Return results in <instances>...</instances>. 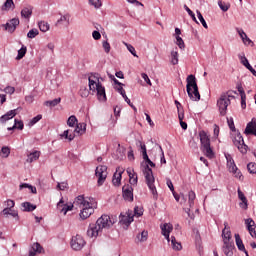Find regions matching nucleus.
Returning <instances> with one entry per match:
<instances>
[{"instance_id": "2f4dec72", "label": "nucleus", "mask_w": 256, "mask_h": 256, "mask_svg": "<svg viewBox=\"0 0 256 256\" xmlns=\"http://www.w3.org/2000/svg\"><path fill=\"white\" fill-rule=\"evenodd\" d=\"M123 172L117 173V171L113 175L112 183L115 187H119L121 185V179H122Z\"/></svg>"}, {"instance_id": "e433bc0d", "label": "nucleus", "mask_w": 256, "mask_h": 256, "mask_svg": "<svg viewBox=\"0 0 256 256\" xmlns=\"http://www.w3.org/2000/svg\"><path fill=\"white\" fill-rule=\"evenodd\" d=\"M61 138L68 139V141H73L75 139V133L71 132V130H65L63 134L60 135Z\"/></svg>"}, {"instance_id": "bb28decb", "label": "nucleus", "mask_w": 256, "mask_h": 256, "mask_svg": "<svg viewBox=\"0 0 256 256\" xmlns=\"http://www.w3.org/2000/svg\"><path fill=\"white\" fill-rule=\"evenodd\" d=\"M5 205H6V208L2 210V215H5L7 217V215H9V211H11L13 207H15V201L8 199L5 202Z\"/></svg>"}, {"instance_id": "cd10ccee", "label": "nucleus", "mask_w": 256, "mask_h": 256, "mask_svg": "<svg viewBox=\"0 0 256 256\" xmlns=\"http://www.w3.org/2000/svg\"><path fill=\"white\" fill-rule=\"evenodd\" d=\"M33 15V6H27L21 10V17L24 19H31Z\"/></svg>"}, {"instance_id": "f3484780", "label": "nucleus", "mask_w": 256, "mask_h": 256, "mask_svg": "<svg viewBox=\"0 0 256 256\" xmlns=\"http://www.w3.org/2000/svg\"><path fill=\"white\" fill-rule=\"evenodd\" d=\"M245 225L250 235L253 237V239H255L256 238L255 221H253L251 218H248L245 220Z\"/></svg>"}, {"instance_id": "9d476101", "label": "nucleus", "mask_w": 256, "mask_h": 256, "mask_svg": "<svg viewBox=\"0 0 256 256\" xmlns=\"http://www.w3.org/2000/svg\"><path fill=\"white\" fill-rule=\"evenodd\" d=\"M122 197L129 203L133 202V186L126 184L122 187Z\"/></svg>"}, {"instance_id": "f03ea898", "label": "nucleus", "mask_w": 256, "mask_h": 256, "mask_svg": "<svg viewBox=\"0 0 256 256\" xmlns=\"http://www.w3.org/2000/svg\"><path fill=\"white\" fill-rule=\"evenodd\" d=\"M101 76L99 73H92L88 78L89 90L92 93H97V97L100 101H107V94L105 93V88L101 84Z\"/></svg>"}, {"instance_id": "72a5a7b5", "label": "nucleus", "mask_w": 256, "mask_h": 256, "mask_svg": "<svg viewBox=\"0 0 256 256\" xmlns=\"http://www.w3.org/2000/svg\"><path fill=\"white\" fill-rule=\"evenodd\" d=\"M23 211L27 213H31V211H35L37 209V205L31 204V202L22 203Z\"/></svg>"}, {"instance_id": "8fccbe9b", "label": "nucleus", "mask_w": 256, "mask_h": 256, "mask_svg": "<svg viewBox=\"0 0 256 256\" xmlns=\"http://www.w3.org/2000/svg\"><path fill=\"white\" fill-rule=\"evenodd\" d=\"M37 35H39V30L37 29H31L28 33H27V37L28 39H35L37 37Z\"/></svg>"}, {"instance_id": "0eeeda50", "label": "nucleus", "mask_w": 256, "mask_h": 256, "mask_svg": "<svg viewBox=\"0 0 256 256\" xmlns=\"http://www.w3.org/2000/svg\"><path fill=\"white\" fill-rule=\"evenodd\" d=\"M233 143L235 147L242 153V155H245L247 153V149H249V146L246 145L245 140L243 139V136L241 133H238L234 139Z\"/></svg>"}, {"instance_id": "7ed1b4c3", "label": "nucleus", "mask_w": 256, "mask_h": 256, "mask_svg": "<svg viewBox=\"0 0 256 256\" xmlns=\"http://www.w3.org/2000/svg\"><path fill=\"white\" fill-rule=\"evenodd\" d=\"M146 163L148 165H146L143 170L146 185L150 189L154 201H157V199H159V193H157V187H155V176H153V170L149 167V165L151 167H155V164L153 163V161H151V159H149Z\"/></svg>"}, {"instance_id": "f257e3e1", "label": "nucleus", "mask_w": 256, "mask_h": 256, "mask_svg": "<svg viewBox=\"0 0 256 256\" xmlns=\"http://www.w3.org/2000/svg\"><path fill=\"white\" fill-rule=\"evenodd\" d=\"M113 221L109 215H102L97 219L95 224H90L87 230V235L90 239L97 238L103 233V229H109L113 227Z\"/></svg>"}, {"instance_id": "4be33fe9", "label": "nucleus", "mask_w": 256, "mask_h": 256, "mask_svg": "<svg viewBox=\"0 0 256 256\" xmlns=\"http://www.w3.org/2000/svg\"><path fill=\"white\" fill-rule=\"evenodd\" d=\"M119 223L122 225H126V227H129L131 223H133V216L130 215H124L123 213L119 216Z\"/></svg>"}, {"instance_id": "79ce46f5", "label": "nucleus", "mask_w": 256, "mask_h": 256, "mask_svg": "<svg viewBox=\"0 0 256 256\" xmlns=\"http://www.w3.org/2000/svg\"><path fill=\"white\" fill-rule=\"evenodd\" d=\"M38 27L40 31H42V33H47V31H49V23L45 21H41L40 23H38Z\"/></svg>"}, {"instance_id": "20e7f679", "label": "nucleus", "mask_w": 256, "mask_h": 256, "mask_svg": "<svg viewBox=\"0 0 256 256\" xmlns=\"http://www.w3.org/2000/svg\"><path fill=\"white\" fill-rule=\"evenodd\" d=\"M186 83V91L191 101H201V94L199 93V86H197V78H195V75H188Z\"/></svg>"}, {"instance_id": "e2e57ef3", "label": "nucleus", "mask_w": 256, "mask_h": 256, "mask_svg": "<svg viewBox=\"0 0 256 256\" xmlns=\"http://www.w3.org/2000/svg\"><path fill=\"white\" fill-rule=\"evenodd\" d=\"M57 187L60 191H65V189H68L69 184L67 182H61L57 184Z\"/></svg>"}, {"instance_id": "dca6fc26", "label": "nucleus", "mask_w": 256, "mask_h": 256, "mask_svg": "<svg viewBox=\"0 0 256 256\" xmlns=\"http://www.w3.org/2000/svg\"><path fill=\"white\" fill-rule=\"evenodd\" d=\"M239 59H240L242 65H244V67H246V69H248V71H250V73H252V75H254V77H256V70L253 68V66H251L247 57H245V55H243V56L239 55Z\"/></svg>"}, {"instance_id": "3c124183", "label": "nucleus", "mask_w": 256, "mask_h": 256, "mask_svg": "<svg viewBox=\"0 0 256 256\" xmlns=\"http://www.w3.org/2000/svg\"><path fill=\"white\" fill-rule=\"evenodd\" d=\"M197 17L200 23H202V26L204 27V29H208L209 26H207V22L205 21V18H203V14H201L200 11H197Z\"/></svg>"}, {"instance_id": "09e8293b", "label": "nucleus", "mask_w": 256, "mask_h": 256, "mask_svg": "<svg viewBox=\"0 0 256 256\" xmlns=\"http://www.w3.org/2000/svg\"><path fill=\"white\" fill-rule=\"evenodd\" d=\"M41 119H43V115L38 114L37 116H35L34 118H32L29 122V126L33 127V125H36V123H39V121H41Z\"/></svg>"}, {"instance_id": "338daca9", "label": "nucleus", "mask_w": 256, "mask_h": 256, "mask_svg": "<svg viewBox=\"0 0 256 256\" xmlns=\"http://www.w3.org/2000/svg\"><path fill=\"white\" fill-rule=\"evenodd\" d=\"M227 123L229 126V129L232 131H235V122L233 121V118H227Z\"/></svg>"}, {"instance_id": "5701e85b", "label": "nucleus", "mask_w": 256, "mask_h": 256, "mask_svg": "<svg viewBox=\"0 0 256 256\" xmlns=\"http://www.w3.org/2000/svg\"><path fill=\"white\" fill-rule=\"evenodd\" d=\"M43 247L39 242H36L32 245L30 251H29V256H36L37 253H43Z\"/></svg>"}, {"instance_id": "ddd939ff", "label": "nucleus", "mask_w": 256, "mask_h": 256, "mask_svg": "<svg viewBox=\"0 0 256 256\" xmlns=\"http://www.w3.org/2000/svg\"><path fill=\"white\" fill-rule=\"evenodd\" d=\"M95 213V209H93V206L91 204H88V206H84L82 210L80 211V217L85 220L89 219L91 215Z\"/></svg>"}, {"instance_id": "58836bf2", "label": "nucleus", "mask_w": 256, "mask_h": 256, "mask_svg": "<svg viewBox=\"0 0 256 256\" xmlns=\"http://www.w3.org/2000/svg\"><path fill=\"white\" fill-rule=\"evenodd\" d=\"M161 231H162V234H165V233L170 234L171 231H173V224H171V223H164L161 226Z\"/></svg>"}, {"instance_id": "4c0bfd02", "label": "nucleus", "mask_w": 256, "mask_h": 256, "mask_svg": "<svg viewBox=\"0 0 256 256\" xmlns=\"http://www.w3.org/2000/svg\"><path fill=\"white\" fill-rule=\"evenodd\" d=\"M9 9H15V2L13 0H6L2 6V11H9Z\"/></svg>"}, {"instance_id": "6ab92c4d", "label": "nucleus", "mask_w": 256, "mask_h": 256, "mask_svg": "<svg viewBox=\"0 0 256 256\" xmlns=\"http://www.w3.org/2000/svg\"><path fill=\"white\" fill-rule=\"evenodd\" d=\"M224 225L225 228L222 230L223 243H233V240H231V230L227 228V222Z\"/></svg>"}, {"instance_id": "a19ab883", "label": "nucleus", "mask_w": 256, "mask_h": 256, "mask_svg": "<svg viewBox=\"0 0 256 256\" xmlns=\"http://www.w3.org/2000/svg\"><path fill=\"white\" fill-rule=\"evenodd\" d=\"M59 103H61V98H56L54 100H48L44 103V105H46V107H57V105H59Z\"/></svg>"}, {"instance_id": "f704fd0d", "label": "nucleus", "mask_w": 256, "mask_h": 256, "mask_svg": "<svg viewBox=\"0 0 256 256\" xmlns=\"http://www.w3.org/2000/svg\"><path fill=\"white\" fill-rule=\"evenodd\" d=\"M171 245L174 251H181V249H183L181 242H177V239L175 238V236H171Z\"/></svg>"}, {"instance_id": "6e6552de", "label": "nucleus", "mask_w": 256, "mask_h": 256, "mask_svg": "<svg viewBox=\"0 0 256 256\" xmlns=\"http://www.w3.org/2000/svg\"><path fill=\"white\" fill-rule=\"evenodd\" d=\"M85 244V239L79 234L73 236L70 242V245L74 251H81V249L85 247Z\"/></svg>"}, {"instance_id": "4d7b16f0", "label": "nucleus", "mask_w": 256, "mask_h": 256, "mask_svg": "<svg viewBox=\"0 0 256 256\" xmlns=\"http://www.w3.org/2000/svg\"><path fill=\"white\" fill-rule=\"evenodd\" d=\"M14 126H16V129H19L20 131H23V128L25 127L23 121L17 119L14 120Z\"/></svg>"}, {"instance_id": "5fc2aeb1", "label": "nucleus", "mask_w": 256, "mask_h": 256, "mask_svg": "<svg viewBox=\"0 0 256 256\" xmlns=\"http://www.w3.org/2000/svg\"><path fill=\"white\" fill-rule=\"evenodd\" d=\"M125 85H120V86H115L114 89H116V91L118 93H120V95L124 98L127 96L126 92H125V89H123Z\"/></svg>"}, {"instance_id": "412c9836", "label": "nucleus", "mask_w": 256, "mask_h": 256, "mask_svg": "<svg viewBox=\"0 0 256 256\" xmlns=\"http://www.w3.org/2000/svg\"><path fill=\"white\" fill-rule=\"evenodd\" d=\"M236 31H237L238 35L240 36V38L242 39L244 45H253V41H251L249 39V37L247 36V33H245V31H243V29L236 28Z\"/></svg>"}, {"instance_id": "69168bd1", "label": "nucleus", "mask_w": 256, "mask_h": 256, "mask_svg": "<svg viewBox=\"0 0 256 256\" xmlns=\"http://www.w3.org/2000/svg\"><path fill=\"white\" fill-rule=\"evenodd\" d=\"M4 93H7L8 95H13V93H15V87L7 86L6 88H4Z\"/></svg>"}, {"instance_id": "39448f33", "label": "nucleus", "mask_w": 256, "mask_h": 256, "mask_svg": "<svg viewBox=\"0 0 256 256\" xmlns=\"http://www.w3.org/2000/svg\"><path fill=\"white\" fill-rule=\"evenodd\" d=\"M199 137L203 153L208 157V159H213V157H215V153H213V149H211V140L209 139V136H207V132L200 131Z\"/></svg>"}, {"instance_id": "de8ad7c7", "label": "nucleus", "mask_w": 256, "mask_h": 256, "mask_svg": "<svg viewBox=\"0 0 256 256\" xmlns=\"http://www.w3.org/2000/svg\"><path fill=\"white\" fill-rule=\"evenodd\" d=\"M79 95L83 99H87V97H89V89H87V87H81L79 91Z\"/></svg>"}, {"instance_id": "aec40b11", "label": "nucleus", "mask_w": 256, "mask_h": 256, "mask_svg": "<svg viewBox=\"0 0 256 256\" xmlns=\"http://www.w3.org/2000/svg\"><path fill=\"white\" fill-rule=\"evenodd\" d=\"M17 115V109L10 110L6 114L0 117V123H7L10 119H13Z\"/></svg>"}, {"instance_id": "f8f14e48", "label": "nucleus", "mask_w": 256, "mask_h": 256, "mask_svg": "<svg viewBox=\"0 0 256 256\" xmlns=\"http://www.w3.org/2000/svg\"><path fill=\"white\" fill-rule=\"evenodd\" d=\"M73 207H75L74 204H64L63 199H60L57 203V209L60 213H63V215H67L68 211H73Z\"/></svg>"}, {"instance_id": "c03bdc74", "label": "nucleus", "mask_w": 256, "mask_h": 256, "mask_svg": "<svg viewBox=\"0 0 256 256\" xmlns=\"http://www.w3.org/2000/svg\"><path fill=\"white\" fill-rule=\"evenodd\" d=\"M247 170L251 175H255L256 174V163L255 162L248 163Z\"/></svg>"}, {"instance_id": "473e14b6", "label": "nucleus", "mask_w": 256, "mask_h": 256, "mask_svg": "<svg viewBox=\"0 0 256 256\" xmlns=\"http://www.w3.org/2000/svg\"><path fill=\"white\" fill-rule=\"evenodd\" d=\"M235 241H236V246L239 251H245V244H243V240L241 239V236L239 234H235Z\"/></svg>"}, {"instance_id": "4468645a", "label": "nucleus", "mask_w": 256, "mask_h": 256, "mask_svg": "<svg viewBox=\"0 0 256 256\" xmlns=\"http://www.w3.org/2000/svg\"><path fill=\"white\" fill-rule=\"evenodd\" d=\"M222 251L226 256H233L235 249V242H223Z\"/></svg>"}, {"instance_id": "bf43d9fd", "label": "nucleus", "mask_w": 256, "mask_h": 256, "mask_svg": "<svg viewBox=\"0 0 256 256\" xmlns=\"http://www.w3.org/2000/svg\"><path fill=\"white\" fill-rule=\"evenodd\" d=\"M184 9L185 11H187L188 15H190L193 21L197 23V18L195 17V13L192 10H190L186 4L184 5Z\"/></svg>"}, {"instance_id": "774afa93", "label": "nucleus", "mask_w": 256, "mask_h": 256, "mask_svg": "<svg viewBox=\"0 0 256 256\" xmlns=\"http://www.w3.org/2000/svg\"><path fill=\"white\" fill-rule=\"evenodd\" d=\"M134 214L137 216V217H141L143 215V208H140L138 206H136L134 208Z\"/></svg>"}, {"instance_id": "a211bd4d", "label": "nucleus", "mask_w": 256, "mask_h": 256, "mask_svg": "<svg viewBox=\"0 0 256 256\" xmlns=\"http://www.w3.org/2000/svg\"><path fill=\"white\" fill-rule=\"evenodd\" d=\"M91 203L89 201L85 200V197L83 195H80L75 198L74 205L80 207L83 209L84 207H89Z\"/></svg>"}, {"instance_id": "680f3d73", "label": "nucleus", "mask_w": 256, "mask_h": 256, "mask_svg": "<svg viewBox=\"0 0 256 256\" xmlns=\"http://www.w3.org/2000/svg\"><path fill=\"white\" fill-rule=\"evenodd\" d=\"M179 121H183L185 119V110L182 108L177 110Z\"/></svg>"}, {"instance_id": "c9c22d12", "label": "nucleus", "mask_w": 256, "mask_h": 256, "mask_svg": "<svg viewBox=\"0 0 256 256\" xmlns=\"http://www.w3.org/2000/svg\"><path fill=\"white\" fill-rule=\"evenodd\" d=\"M172 65H177L179 63V52L177 50H172L170 55Z\"/></svg>"}, {"instance_id": "13d9d810", "label": "nucleus", "mask_w": 256, "mask_h": 256, "mask_svg": "<svg viewBox=\"0 0 256 256\" xmlns=\"http://www.w3.org/2000/svg\"><path fill=\"white\" fill-rule=\"evenodd\" d=\"M231 173L235 175L236 179H239L240 181L243 179V174L241 173V170H239V168H236V170H232Z\"/></svg>"}, {"instance_id": "603ef678", "label": "nucleus", "mask_w": 256, "mask_h": 256, "mask_svg": "<svg viewBox=\"0 0 256 256\" xmlns=\"http://www.w3.org/2000/svg\"><path fill=\"white\" fill-rule=\"evenodd\" d=\"M2 154V157H9V155L11 154V149H9V147L7 146H3L0 152V155Z\"/></svg>"}, {"instance_id": "b1692460", "label": "nucleus", "mask_w": 256, "mask_h": 256, "mask_svg": "<svg viewBox=\"0 0 256 256\" xmlns=\"http://www.w3.org/2000/svg\"><path fill=\"white\" fill-rule=\"evenodd\" d=\"M126 171L129 176L130 185H137L138 177L137 173H135V170H133L132 168H128Z\"/></svg>"}, {"instance_id": "a878e982", "label": "nucleus", "mask_w": 256, "mask_h": 256, "mask_svg": "<svg viewBox=\"0 0 256 256\" xmlns=\"http://www.w3.org/2000/svg\"><path fill=\"white\" fill-rule=\"evenodd\" d=\"M149 237V232L147 230H143L141 233H138L136 236V243H145Z\"/></svg>"}, {"instance_id": "7c9ffc66", "label": "nucleus", "mask_w": 256, "mask_h": 256, "mask_svg": "<svg viewBox=\"0 0 256 256\" xmlns=\"http://www.w3.org/2000/svg\"><path fill=\"white\" fill-rule=\"evenodd\" d=\"M245 135H254L256 137L255 125L253 122H249L244 131Z\"/></svg>"}, {"instance_id": "c756f323", "label": "nucleus", "mask_w": 256, "mask_h": 256, "mask_svg": "<svg viewBox=\"0 0 256 256\" xmlns=\"http://www.w3.org/2000/svg\"><path fill=\"white\" fill-rule=\"evenodd\" d=\"M87 131V124L86 123H78L76 124V128L74 129V134L77 135H84V133Z\"/></svg>"}, {"instance_id": "49530a36", "label": "nucleus", "mask_w": 256, "mask_h": 256, "mask_svg": "<svg viewBox=\"0 0 256 256\" xmlns=\"http://www.w3.org/2000/svg\"><path fill=\"white\" fill-rule=\"evenodd\" d=\"M195 199H196L195 193L193 191H190L188 193V203L190 207H193V205H195Z\"/></svg>"}, {"instance_id": "c85d7f7f", "label": "nucleus", "mask_w": 256, "mask_h": 256, "mask_svg": "<svg viewBox=\"0 0 256 256\" xmlns=\"http://www.w3.org/2000/svg\"><path fill=\"white\" fill-rule=\"evenodd\" d=\"M39 157H41L40 151L31 152L30 154L27 155L26 162L33 163V162L37 161L39 159Z\"/></svg>"}, {"instance_id": "37998d69", "label": "nucleus", "mask_w": 256, "mask_h": 256, "mask_svg": "<svg viewBox=\"0 0 256 256\" xmlns=\"http://www.w3.org/2000/svg\"><path fill=\"white\" fill-rule=\"evenodd\" d=\"M26 54H27V47L22 46V49L18 50V55L16 57L17 61L23 59Z\"/></svg>"}, {"instance_id": "ea45409f", "label": "nucleus", "mask_w": 256, "mask_h": 256, "mask_svg": "<svg viewBox=\"0 0 256 256\" xmlns=\"http://www.w3.org/2000/svg\"><path fill=\"white\" fill-rule=\"evenodd\" d=\"M218 7H220L221 11H223L224 13H226V11H229V9L231 8V4L226 3L222 0L218 1Z\"/></svg>"}, {"instance_id": "1a4fd4ad", "label": "nucleus", "mask_w": 256, "mask_h": 256, "mask_svg": "<svg viewBox=\"0 0 256 256\" xmlns=\"http://www.w3.org/2000/svg\"><path fill=\"white\" fill-rule=\"evenodd\" d=\"M95 175L98 177V186L101 187L105 183V179H107V166L100 165L96 167Z\"/></svg>"}, {"instance_id": "2eb2a0df", "label": "nucleus", "mask_w": 256, "mask_h": 256, "mask_svg": "<svg viewBox=\"0 0 256 256\" xmlns=\"http://www.w3.org/2000/svg\"><path fill=\"white\" fill-rule=\"evenodd\" d=\"M237 192L238 198L240 199V201H242L239 203V206L241 207V209L247 210L249 207L247 197H245V194L243 193V191H241V188H238Z\"/></svg>"}, {"instance_id": "864d4df0", "label": "nucleus", "mask_w": 256, "mask_h": 256, "mask_svg": "<svg viewBox=\"0 0 256 256\" xmlns=\"http://www.w3.org/2000/svg\"><path fill=\"white\" fill-rule=\"evenodd\" d=\"M176 44L178 45L179 49H185V41L181 36H176Z\"/></svg>"}, {"instance_id": "9b49d317", "label": "nucleus", "mask_w": 256, "mask_h": 256, "mask_svg": "<svg viewBox=\"0 0 256 256\" xmlns=\"http://www.w3.org/2000/svg\"><path fill=\"white\" fill-rule=\"evenodd\" d=\"M19 23V18H13L8 23L3 25V27L5 28V31H8V33H15V29H17Z\"/></svg>"}, {"instance_id": "423d86ee", "label": "nucleus", "mask_w": 256, "mask_h": 256, "mask_svg": "<svg viewBox=\"0 0 256 256\" xmlns=\"http://www.w3.org/2000/svg\"><path fill=\"white\" fill-rule=\"evenodd\" d=\"M231 105V100L226 94H222L217 101V107L219 108V113L222 117L227 115V108Z\"/></svg>"}, {"instance_id": "393cba45", "label": "nucleus", "mask_w": 256, "mask_h": 256, "mask_svg": "<svg viewBox=\"0 0 256 256\" xmlns=\"http://www.w3.org/2000/svg\"><path fill=\"white\" fill-rule=\"evenodd\" d=\"M63 23H66V25H70L71 23V14L66 13L64 15H61L60 19L57 20L56 26L57 25H63Z\"/></svg>"}, {"instance_id": "052dcab7", "label": "nucleus", "mask_w": 256, "mask_h": 256, "mask_svg": "<svg viewBox=\"0 0 256 256\" xmlns=\"http://www.w3.org/2000/svg\"><path fill=\"white\" fill-rule=\"evenodd\" d=\"M102 47H103L105 53H110V51H111V44H109L108 41H103L102 42Z\"/></svg>"}, {"instance_id": "0e129e2a", "label": "nucleus", "mask_w": 256, "mask_h": 256, "mask_svg": "<svg viewBox=\"0 0 256 256\" xmlns=\"http://www.w3.org/2000/svg\"><path fill=\"white\" fill-rule=\"evenodd\" d=\"M89 3L96 9H99V7H101V0H89Z\"/></svg>"}, {"instance_id": "6e6d98bb", "label": "nucleus", "mask_w": 256, "mask_h": 256, "mask_svg": "<svg viewBox=\"0 0 256 256\" xmlns=\"http://www.w3.org/2000/svg\"><path fill=\"white\" fill-rule=\"evenodd\" d=\"M125 45L129 51V53H131V55H133V57H139V56H137V51H135V47H133V45L127 44V43H125Z\"/></svg>"}, {"instance_id": "a18cd8bd", "label": "nucleus", "mask_w": 256, "mask_h": 256, "mask_svg": "<svg viewBox=\"0 0 256 256\" xmlns=\"http://www.w3.org/2000/svg\"><path fill=\"white\" fill-rule=\"evenodd\" d=\"M75 125H77V117L75 115H72L67 120V126L75 127Z\"/></svg>"}]
</instances>
